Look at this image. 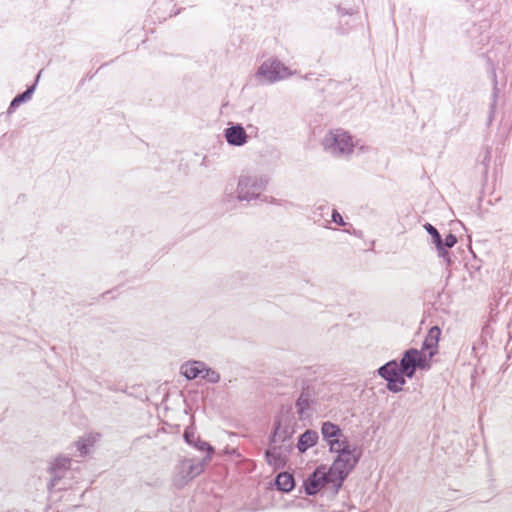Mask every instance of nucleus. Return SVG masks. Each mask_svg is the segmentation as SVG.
Masks as SVG:
<instances>
[{"mask_svg": "<svg viewBox=\"0 0 512 512\" xmlns=\"http://www.w3.org/2000/svg\"><path fill=\"white\" fill-rule=\"evenodd\" d=\"M355 451L356 448L349 442L340 446V449L331 451L337 453L336 459L328 467L334 477L335 490H339L342 487L344 480L359 461V456L355 455Z\"/></svg>", "mask_w": 512, "mask_h": 512, "instance_id": "nucleus-1", "label": "nucleus"}, {"mask_svg": "<svg viewBox=\"0 0 512 512\" xmlns=\"http://www.w3.org/2000/svg\"><path fill=\"white\" fill-rule=\"evenodd\" d=\"M321 145L323 150L334 158H349L356 143L349 132L343 129H333L328 131L322 138Z\"/></svg>", "mask_w": 512, "mask_h": 512, "instance_id": "nucleus-2", "label": "nucleus"}, {"mask_svg": "<svg viewBox=\"0 0 512 512\" xmlns=\"http://www.w3.org/2000/svg\"><path fill=\"white\" fill-rule=\"evenodd\" d=\"M268 182L269 178L266 175L242 173L237 181L238 201L250 203L260 199Z\"/></svg>", "mask_w": 512, "mask_h": 512, "instance_id": "nucleus-3", "label": "nucleus"}, {"mask_svg": "<svg viewBox=\"0 0 512 512\" xmlns=\"http://www.w3.org/2000/svg\"><path fill=\"white\" fill-rule=\"evenodd\" d=\"M293 75V72L276 58L265 60L255 74V78L261 84H273Z\"/></svg>", "mask_w": 512, "mask_h": 512, "instance_id": "nucleus-4", "label": "nucleus"}, {"mask_svg": "<svg viewBox=\"0 0 512 512\" xmlns=\"http://www.w3.org/2000/svg\"><path fill=\"white\" fill-rule=\"evenodd\" d=\"M322 488L329 489L333 494H337L339 490H335L334 477L325 465L318 466L312 474L304 480V490L307 495H315Z\"/></svg>", "mask_w": 512, "mask_h": 512, "instance_id": "nucleus-5", "label": "nucleus"}, {"mask_svg": "<svg viewBox=\"0 0 512 512\" xmlns=\"http://www.w3.org/2000/svg\"><path fill=\"white\" fill-rule=\"evenodd\" d=\"M321 435L329 446L330 451L340 449V446L348 443L347 437L344 435L339 425L330 421L322 422Z\"/></svg>", "mask_w": 512, "mask_h": 512, "instance_id": "nucleus-6", "label": "nucleus"}, {"mask_svg": "<svg viewBox=\"0 0 512 512\" xmlns=\"http://www.w3.org/2000/svg\"><path fill=\"white\" fill-rule=\"evenodd\" d=\"M291 423L292 419L288 413H282L279 417H277L274 422L273 433L270 436V442L272 444H277L279 442L284 443L286 440H288L294 433Z\"/></svg>", "mask_w": 512, "mask_h": 512, "instance_id": "nucleus-7", "label": "nucleus"}, {"mask_svg": "<svg viewBox=\"0 0 512 512\" xmlns=\"http://www.w3.org/2000/svg\"><path fill=\"white\" fill-rule=\"evenodd\" d=\"M398 365L404 377L412 378L419 365V350L415 348L406 350Z\"/></svg>", "mask_w": 512, "mask_h": 512, "instance_id": "nucleus-8", "label": "nucleus"}, {"mask_svg": "<svg viewBox=\"0 0 512 512\" xmlns=\"http://www.w3.org/2000/svg\"><path fill=\"white\" fill-rule=\"evenodd\" d=\"M290 451L291 446H278L270 442V446L265 452V458L269 465L279 467L285 464L287 454Z\"/></svg>", "mask_w": 512, "mask_h": 512, "instance_id": "nucleus-9", "label": "nucleus"}, {"mask_svg": "<svg viewBox=\"0 0 512 512\" xmlns=\"http://www.w3.org/2000/svg\"><path fill=\"white\" fill-rule=\"evenodd\" d=\"M224 137L231 146L240 147L247 143L248 135L241 124H232L224 130Z\"/></svg>", "mask_w": 512, "mask_h": 512, "instance_id": "nucleus-10", "label": "nucleus"}, {"mask_svg": "<svg viewBox=\"0 0 512 512\" xmlns=\"http://www.w3.org/2000/svg\"><path fill=\"white\" fill-rule=\"evenodd\" d=\"M208 461L198 459H185L181 463V473L183 478L191 480L201 474Z\"/></svg>", "mask_w": 512, "mask_h": 512, "instance_id": "nucleus-11", "label": "nucleus"}, {"mask_svg": "<svg viewBox=\"0 0 512 512\" xmlns=\"http://www.w3.org/2000/svg\"><path fill=\"white\" fill-rule=\"evenodd\" d=\"M441 330L438 326H433L429 329L426 335L422 348L420 351L427 352L429 358H432L438 351V342L440 339Z\"/></svg>", "mask_w": 512, "mask_h": 512, "instance_id": "nucleus-12", "label": "nucleus"}, {"mask_svg": "<svg viewBox=\"0 0 512 512\" xmlns=\"http://www.w3.org/2000/svg\"><path fill=\"white\" fill-rule=\"evenodd\" d=\"M377 373L381 378H383L386 381H388L389 379L397 380L401 379V377H404L396 360L388 361L387 363L379 367Z\"/></svg>", "mask_w": 512, "mask_h": 512, "instance_id": "nucleus-13", "label": "nucleus"}, {"mask_svg": "<svg viewBox=\"0 0 512 512\" xmlns=\"http://www.w3.org/2000/svg\"><path fill=\"white\" fill-rule=\"evenodd\" d=\"M204 369V362L202 361H187L181 365L180 372L188 380L196 379L201 377Z\"/></svg>", "mask_w": 512, "mask_h": 512, "instance_id": "nucleus-14", "label": "nucleus"}, {"mask_svg": "<svg viewBox=\"0 0 512 512\" xmlns=\"http://www.w3.org/2000/svg\"><path fill=\"white\" fill-rule=\"evenodd\" d=\"M318 432L312 429H307L298 437L297 449L300 453H305L309 448L315 446L318 442Z\"/></svg>", "mask_w": 512, "mask_h": 512, "instance_id": "nucleus-15", "label": "nucleus"}, {"mask_svg": "<svg viewBox=\"0 0 512 512\" xmlns=\"http://www.w3.org/2000/svg\"><path fill=\"white\" fill-rule=\"evenodd\" d=\"M41 72L38 73L35 83L31 86H29L24 92L18 94L13 98V100L10 102V105L8 107V113H13L22 103H25L29 101L32 98V95L36 89L37 82L40 78Z\"/></svg>", "mask_w": 512, "mask_h": 512, "instance_id": "nucleus-16", "label": "nucleus"}, {"mask_svg": "<svg viewBox=\"0 0 512 512\" xmlns=\"http://www.w3.org/2000/svg\"><path fill=\"white\" fill-rule=\"evenodd\" d=\"M330 211L328 204H319L312 209V219L319 226L328 228L330 221L326 218Z\"/></svg>", "mask_w": 512, "mask_h": 512, "instance_id": "nucleus-17", "label": "nucleus"}, {"mask_svg": "<svg viewBox=\"0 0 512 512\" xmlns=\"http://www.w3.org/2000/svg\"><path fill=\"white\" fill-rule=\"evenodd\" d=\"M71 464V459L69 457L60 456L55 459L54 463L51 466V471L54 474V478L51 482V485H55V480L60 479L62 477L61 471L67 469Z\"/></svg>", "mask_w": 512, "mask_h": 512, "instance_id": "nucleus-18", "label": "nucleus"}, {"mask_svg": "<svg viewBox=\"0 0 512 512\" xmlns=\"http://www.w3.org/2000/svg\"><path fill=\"white\" fill-rule=\"evenodd\" d=\"M276 486L283 492H290L295 486L293 476L287 472L279 473L276 477Z\"/></svg>", "mask_w": 512, "mask_h": 512, "instance_id": "nucleus-19", "label": "nucleus"}, {"mask_svg": "<svg viewBox=\"0 0 512 512\" xmlns=\"http://www.w3.org/2000/svg\"><path fill=\"white\" fill-rule=\"evenodd\" d=\"M311 393L309 388H304L296 401L297 412L303 417L305 412L310 408Z\"/></svg>", "mask_w": 512, "mask_h": 512, "instance_id": "nucleus-20", "label": "nucleus"}, {"mask_svg": "<svg viewBox=\"0 0 512 512\" xmlns=\"http://www.w3.org/2000/svg\"><path fill=\"white\" fill-rule=\"evenodd\" d=\"M457 243V237L449 233L445 239H442V250L437 252L438 256L446 261L448 264L451 263L450 253L447 251L448 248H452Z\"/></svg>", "mask_w": 512, "mask_h": 512, "instance_id": "nucleus-21", "label": "nucleus"}, {"mask_svg": "<svg viewBox=\"0 0 512 512\" xmlns=\"http://www.w3.org/2000/svg\"><path fill=\"white\" fill-rule=\"evenodd\" d=\"M98 434H89L86 437L78 440L75 445L81 456H85L89 453V448L97 441Z\"/></svg>", "mask_w": 512, "mask_h": 512, "instance_id": "nucleus-22", "label": "nucleus"}, {"mask_svg": "<svg viewBox=\"0 0 512 512\" xmlns=\"http://www.w3.org/2000/svg\"><path fill=\"white\" fill-rule=\"evenodd\" d=\"M424 229L431 236L432 242L436 247L437 252L442 250V237L439 231L430 223L424 224Z\"/></svg>", "mask_w": 512, "mask_h": 512, "instance_id": "nucleus-23", "label": "nucleus"}, {"mask_svg": "<svg viewBox=\"0 0 512 512\" xmlns=\"http://www.w3.org/2000/svg\"><path fill=\"white\" fill-rule=\"evenodd\" d=\"M238 201V191H233L232 187L229 189L228 187L225 188L224 194H223V203L229 207V208H235L236 203Z\"/></svg>", "mask_w": 512, "mask_h": 512, "instance_id": "nucleus-24", "label": "nucleus"}, {"mask_svg": "<svg viewBox=\"0 0 512 512\" xmlns=\"http://www.w3.org/2000/svg\"><path fill=\"white\" fill-rule=\"evenodd\" d=\"M337 15L342 18L344 16L353 17L354 15L358 14V7H355L350 4L346 3H340L336 5Z\"/></svg>", "mask_w": 512, "mask_h": 512, "instance_id": "nucleus-25", "label": "nucleus"}, {"mask_svg": "<svg viewBox=\"0 0 512 512\" xmlns=\"http://www.w3.org/2000/svg\"><path fill=\"white\" fill-rule=\"evenodd\" d=\"M199 451L206 452V456L203 458V460L210 461L212 458V455L214 454V448L206 441L201 440L200 438H197L195 443L192 445Z\"/></svg>", "mask_w": 512, "mask_h": 512, "instance_id": "nucleus-26", "label": "nucleus"}, {"mask_svg": "<svg viewBox=\"0 0 512 512\" xmlns=\"http://www.w3.org/2000/svg\"><path fill=\"white\" fill-rule=\"evenodd\" d=\"M201 378L208 381L209 383L215 384L220 381V374L204 363V369L203 373L201 374Z\"/></svg>", "mask_w": 512, "mask_h": 512, "instance_id": "nucleus-27", "label": "nucleus"}, {"mask_svg": "<svg viewBox=\"0 0 512 512\" xmlns=\"http://www.w3.org/2000/svg\"><path fill=\"white\" fill-rule=\"evenodd\" d=\"M406 383L405 377H401V379L387 381V389L391 392L397 393L402 390L403 385Z\"/></svg>", "mask_w": 512, "mask_h": 512, "instance_id": "nucleus-28", "label": "nucleus"}, {"mask_svg": "<svg viewBox=\"0 0 512 512\" xmlns=\"http://www.w3.org/2000/svg\"><path fill=\"white\" fill-rule=\"evenodd\" d=\"M432 358H429L427 352L419 351V365H417V369L420 370H429L430 369V361Z\"/></svg>", "mask_w": 512, "mask_h": 512, "instance_id": "nucleus-29", "label": "nucleus"}, {"mask_svg": "<svg viewBox=\"0 0 512 512\" xmlns=\"http://www.w3.org/2000/svg\"><path fill=\"white\" fill-rule=\"evenodd\" d=\"M330 222H334L340 226L346 225V222L343 220L342 215L336 209L332 210Z\"/></svg>", "mask_w": 512, "mask_h": 512, "instance_id": "nucleus-30", "label": "nucleus"}, {"mask_svg": "<svg viewBox=\"0 0 512 512\" xmlns=\"http://www.w3.org/2000/svg\"><path fill=\"white\" fill-rule=\"evenodd\" d=\"M184 439L189 445H193L198 437H196L195 433L193 431H190L189 429H186L184 432Z\"/></svg>", "mask_w": 512, "mask_h": 512, "instance_id": "nucleus-31", "label": "nucleus"}, {"mask_svg": "<svg viewBox=\"0 0 512 512\" xmlns=\"http://www.w3.org/2000/svg\"><path fill=\"white\" fill-rule=\"evenodd\" d=\"M359 149H360L361 152L368 151V147H365V146H360Z\"/></svg>", "mask_w": 512, "mask_h": 512, "instance_id": "nucleus-32", "label": "nucleus"}, {"mask_svg": "<svg viewBox=\"0 0 512 512\" xmlns=\"http://www.w3.org/2000/svg\"><path fill=\"white\" fill-rule=\"evenodd\" d=\"M271 203L276 204V205H280L279 200L275 199V198H272Z\"/></svg>", "mask_w": 512, "mask_h": 512, "instance_id": "nucleus-33", "label": "nucleus"}, {"mask_svg": "<svg viewBox=\"0 0 512 512\" xmlns=\"http://www.w3.org/2000/svg\"><path fill=\"white\" fill-rule=\"evenodd\" d=\"M339 29H340V31H341V32H343V33H344V32H346V31L348 30L347 28H344V27H342V26H340V28H339Z\"/></svg>", "mask_w": 512, "mask_h": 512, "instance_id": "nucleus-34", "label": "nucleus"}, {"mask_svg": "<svg viewBox=\"0 0 512 512\" xmlns=\"http://www.w3.org/2000/svg\"><path fill=\"white\" fill-rule=\"evenodd\" d=\"M201 165L206 166V156L203 158Z\"/></svg>", "mask_w": 512, "mask_h": 512, "instance_id": "nucleus-35", "label": "nucleus"}, {"mask_svg": "<svg viewBox=\"0 0 512 512\" xmlns=\"http://www.w3.org/2000/svg\"><path fill=\"white\" fill-rule=\"evenodd\" d=\"M304 78H305L306 80H309V79H310L309 75H306Z\"/></svg>", "mask_w": 512, "mask_h": 512, "instance_id": "nucleus-36", "label": "nucleus"}]
</instances>
